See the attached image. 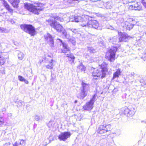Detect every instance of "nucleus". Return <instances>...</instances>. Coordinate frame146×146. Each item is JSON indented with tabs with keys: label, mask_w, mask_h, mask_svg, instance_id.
I'll use <instances>...</instances> for the list:
<instances>
[{
	"label": "nucleus",
	"mask_w": 146,
	"mask_h": 146,
	"mask_svg": "<svg viewBox=\"0 0 146 146\" xmlns=\"http://www.w3.org/2000/svg\"><path fill=\"white\" fill-rule=\"evenodd\" d=\"M58 40L61 42L63 48L62 49V52L65 53V55L66 54H67V53H70V49L69 47H68L66 43H63L60 39H58Z\"/></svg>",
	"instance_id": "obj_12"
},
{
	"label": "nucleus",
	"mask_w": 146,
	"mask_h": 146,
	"mask_svg": "<svg viewBox=\"0 0 146 146\" xmlns=\"http://www.w3.org/2000/svg\"><path fill=\"white\" fill-rule=\"evenodd\" d=\"M113 44H116V42L117 40H118V39L117 36H114L113 38Z\"/></svg>",
	"instance_id": "obj_38"
},
{
	"label": "nucleus",
	"mask_w": 146,
	"mask_h": 146,
	"mask_svg": "<svg viewBox=\"0 0 146 146\" xmlns=\"http://www.w3.org/2000/svg\"><path fill=\"white\" fill-rule=\"evenodd\" d=\"M133 26V25L132 24L128 23V22H126L125 23V27L127 30H130L132 29Z\"/></svg>",
	"instance_id": "obj_23"
},
{
	"label": "nucleus",
	"mask_w": 146,
	"mask_h": 146,
	"mask_svg": "<svg viewBox=\"0 0 146 146\" xmlns=\"http://www.w3.org/2000/svg\"><path fill=\"white\" fill-rule=\"evenodd\" d=\"M24 5L25 9L36 14H38L39 12L43 10L44 8V5L39 3H35L34 5L25 3Z\"/></svg>",
	"instance_id": "obj_2"
},
{
	"label": "nucleus",
	"mask_w": 146,
	"mask_h": 146,
	"mask_svg": "<svg viewBox=\"0 0 146 146\" xmlns=\"http://www.w3.org/2000/svg\"><path fill=\"white\" fill-rule=\"evenodd\" d=\"M44 38L47 41H48V43L50 47L53 48L54 46V41L53 40V38L52 37V36L48 33L44 35Z\"/></svg>",
	"instance_id": "obj_10"
},
{
	"label": "nucleus",
	"mask_w": 146,
	"mask_h": 146,
	"mask_svg": "<svg viewBox=\"0 0 146 146\" xmlns=\"http://www.w3.org/2000/svg\"><path fill=\"white\" fill-rule=\"evenodd\" d=\"M53 61V60L52 59L48 62L49 63L48 64L45 65L46 67V68L50 69H52L53 68V63L52 62Z\"/></svg>",
	"instance_id": "obj_22"
},
{
	"label": "nucleus",
	"mask_w": 146,
	"mask_h": 146,
	"mask_svg": "<svg viewBox=\"0 0 146 146\" xmlns=\"http://www.w3.org/2000/svg\"><path fill=\"white\" fill-rule=\"evenodd\" d=\"M83 146H90L89 145H87L86 144H85Z\"/></svg>",
	"instance_id": "obj_49"
},
{
	"label": "nucleus",
	"mask_w": 146,
	"mask_h": 146,
	"mask_svg": "<svg viewBox=\"0 0 146 146\" xmlns=\"http://www.w3.org/2000/svg\"><path fill=\"white\" fill-rule=\"evenodd\" d=\"M111 129V126L110 124L101 125L98 127L97 132L102 135H104L106 133Z\"/></svg>",
	"instance_id": "obj_7"
},
{
	"label": "nucleus",
	"mask_w": 146,
	"mask_h": 146,
	"mask_svg": "<svg viewBox=\"0 0 146 146\" xmlns=\"http://www.w3.org/2000/svg\"><path fill=\"white\" fill-rule=\"evenodd\" d=\"M137 74L134 72H132L129 74V76H130L135 77L137 76Z\"/></svg>",
	"instance_id": "obj_41"
},
{
	"label": "nucleus",
	"mask_w": 146,
	"mask_h": 146,
	"mask_svg": "<svg viewBox=\"0 0 146 146\" xmlns=\"http://www.w3.org/2000/svg\"><path fill=\"white\" fill-rule=\"evenodd\" d=\"M133 4L130 5L129 7V8L130 10H135V8H134Z\"/></svg>",
	"instance_id": "obj_40"
},
{
	"label": "nucleus",
	"mask_w": 146,
	"mask_h": 146,
	"mask_svg": "<svg viewBox=\"0 0 146 146\" xmlns=\"http://www.w3.org/2000/svg\"><path fill=\"white\" fill-rule=\"evenodd\" d=\"M97 95L96 94H95L93 96L92 98L90 100V101L92 103L94 104V102L96 100V97Z\"/></svg>",
	"instance_id": "obj_33"
},
{
	"label": "nucleus",
	"mask_w": 146,
	"mask_h": 146,
	"mask_svg": "<svg viewBox=\"0 0 146 146\" xmlns=\"http://www.w3.org/2000/svg\"><path fill=\"white\" fill-rule=\"evenodd\" d=\"M10 143H6L3 146H10Z\"/></svg>",
	"instance_id": "obj_47"
},
{
	"label": "nucleus",
	"mask_w": 146,
	"mask_h": 146,
	"mask_svg": "<svg viewBox=\"0 0 146 146\" xmlns=\"http://www.w3.org/2000/svg\"><path fill=\"white\" fill-rule=\"evenodd\" d=\"M78 68L80 69L81 71H84L85 70V68L82 64H80V65L78 66Z\"/></svg>",
	"instance_id": "obj_30"
},
{
	"label": "nucleus",
	"mask_w": 146,
	"mask_h": 146,
	"mask_svg": "<svg viewBox=\"0 0 146 146\" xmlns=\"http://www.w3.org/2000/svg\"><path fill=\"white\" fill-rule=\"evenodd\" d=\"M68 30L71 31L74 34L79 33V31L78 29L74 28H69Z\"/></svg>",
	"instance_id": "obj_28"
},
{
	"label": "nucleus",
	"mask_w": 146,
	"mask_h": 146,
	"mask_svg": "<svg viewBox=\"0 0 146 146\" xmlns=\"http://www.w3.org/2000/svg\"><path fill=\"white\" fill-rule=\"evenodd\" d=\"M70 132H68L61 133L58 136V139L60 141H65L70 136Z\"/></svg>",
	"instance_id": "obj_11"
},
{
	"label": "nucleus",
	"mask_w": 146,
	"mask_h": 146,
	"mask_svg": "<svg viewBox=\"0 0 146 146\" xmlns=\"http://www.w3.org/2000/svg\"><path fill=\"white\" fill-rule=\"evenodd\" d=\"M5 110H6L4 108L3 111H5Z\"/></svg>",
	"instance_id": "obj_51"
},
{
	"label": "nucleus",
	"mask_w": 146,
	"mask_h": 146,
	"mask_svg": "<svg viewBox=\"0 0 146 146\" xmlns=\"http://www.w3.org/2000/svg\"><path fill=\"white\" fill-rule=\"evenodd\" d=\"M130 38V36H128L126 34H122L119 38V41L120 42H127Z\"/></svg>",
	"instance_id": "obj_15"
},
{
	"label": "nucleus",
	"mask_w": 146,
	"mask_h": 146,
	"mask_svg": "<svg viewBox=\"0 0 146 146\" xmlns=\"http://www.w3.org/2000/svg\"><path fill=\"white\" fill-rule=\"evenodd\" d=\"M8 1L14 7H18V4L19 2V0H8Z\"/></svg>",
	"instance_id": "obj_19"
},
{
	"label": "nucleus",
	"mask_w": 146,
	"mask_h": 146,
	"mask_svg": "<svg viewBox=\"0 0 146 146\" xmlns=\"http://www.w3.org/2000/svg\"><path fill=\"white\" fill-rule=\"evenodd\" d=\"M81 84L82 86L80 88V89L88 93L90 90L89 84L83 82H82Z\"/></svg>",
	"instance_id": "obj_17"
},
{
	"label": "nucleus",
	"mask_w": 146,
	"mask_h": 146,
	"mask_svg": "<svg viewBox=\"0 0 146 146\" xmlns=\"http://www.w3.org/2000/svg\"><path fill=\"white\" fill-rule=\"evenodd\" d=\"M23 82H25V83L26 84H28L29 83L28 81L27 80H25V79H24V80Z\"/></svg>",
	"instance_id": "obj_48"
},
{
	"label": "nucleus",
	"mask_w": 146,
	"mask_h": 146,
	"mask_svg": "<svg viewBox=\"0 0 146 146\" xmlns=\"http://www.w3.org/2000/svg\"><path fill=\"white\" fill-rule=\"evenodd\" d=\"M93 62H96L99 63V66L100 68L92 72V75L95 79H98L99 78H103L106 77L108 72L107 64L102 60H99L95 58L93 60Z\"/></svg>",
	"instance_id": "obj_1"
},
{
	"label": "nucleus",
	"mask_w": 146,
	"mask_h": 146,
	"mask_svg": "<svg viewBox=\"0 0 146 146\" xmlns=\"http://www.w3.org/2000/svg\"><path fill=\"white\" fill-rule=\"evenodd\" d=\"M117 50V47H113L110 49L106 52V57L110 62H112L115 60V53Z\"/></svg>",
	"instance_id": "obj_6"
},
{
	"label": "nucleus",
	"mask_w": 146,
	"mask_h": 146,
	"mask_svg": "<svg viewBox=\"0 0 146 146\" xmlns=\"http://www.w3.org/2000/svg\"><path fill=\"white\" fill-rule=\"evenodd\" d=\"M51 78L50 79V81L51 82H53L54 81V80L55 78L56 77L55 76H54V74H51Z\"/></svg>",
	"instance_id": "obj_37"
},
{
	"label": "nucleus",
	"mask_w": 146,
	"mask_h": 146,
	"mask_svg": "<svg viewBox=\"0 0 146 146\" xmlns=\"http://www.w3.org/2000/svg\"><path fill=\"white\" fill-rule=\"evenodd\" d=\"M5 61V59L3 56H0V66L3 65Z\"/></svg>",
	"instance_id": "obj_29"
},
{
	"label": "nucleus",
	"mask_w": 146,
	"mask_h": 146,
	"mask_svg": "<svg viewBox=\"0 0 146 146\" xmlns=\"http://www.w3.org/2000/svg\"><path fill=\"white\" fill-rule=\"evenodd\" d=\"M142 3L143 6L146 8V3L144 1H143L142 2Z\"/></svg>",
	"instance_id": "obj_46"
},
{
	"label": "nucleus",
	"mask_w": 146,
	"mask_h": 146,
	"mask_svg": "<svg viewBox=\"0 0 146 146\" xmlns=\"http://www.w3.org/2000/svg\"><path fill=\"white\" fill-rule=\"evenodd\" d=\"M77 102V101H75V103H76Z\"/></svg>",
	"instance_id": "obj_52"
},
{
	"label": "nucleus",
	"mask_w": 146,
	"mask_h": 146,
	"mask_svg": "<svg viewBox=\"0 0 146 146\" xmlns=\"http://www.w3.org/2000/svg\"><path fill=\"white\" fill-rule=\"evenodd\" d=\"M4 123V119L3 117H0V127H2Z\"/></svg>",
	"instance_id": "obj_35"
},
{
	"label": "nucleus",
	"mask_w": 146,
	"mask_h": 146,
	"mask_svg": "<svg viewBox=\"0 0 146 146\" xmlns=\"http://www.w3.org/2000/svg\"><path fill=\"white\" fill-rule=\"evenodd\" d=\"M19 142L16 141L13 144V146H19Z\"/></svg>",
	"instance_id": "obj_43"
},
{
	"label": "nucleus",
	"mask_w": 146,
	"mask_h": 146,
	"mask_svg": "<svg viewBox=\"0 0 146 146\" xmlns=\"http://www.w3.org/2000/svg\"><path fill=\"white\" fill-rule=\"evenodd\" d=\"M35 119L36 120L38 121L40 119V117L37 115H36L35 116Z\"/></svg>",
	"instance_id": "obj_42"
},
{
	"label": "nucleus",
	"mask_w": 146,
	"mask_h": 146,
	"mask_svg": "<svg viewBox=\"0 0 146 146\" xmlns=\"http://www.w3.org/2000/svg\"><path fill=\"white\" fill-rule=\"evenodd\" d=\"M145 122L146 123V121H145Z\"/></svg>",
	"instance_id": "obj_54"
},
{
	"label": "nucleus",
	"mask_w": 146,
	"mask_h": 146,
	"mask_svg": "<svg viewBox=\"0 0 146 146\" xmlns=\"http://www.w3.org/2000/svg\"><path fill=\"white\" fill-rule=\"evenodd\" d=\"M18 142H19V146H20L21 145V144H20V141H19H19H17Z\"/></svg>",
	"instance_id": "obj_50"
},
{
	"label": "nucleus",
	"mask_w": 146,
	"mask_h": 146,
	"mask_svg": "<svg viewBox=\"0 0 146 146\" xmlns=\"http://www.w3.org/2000/svg\"><path fill=\"white\" fill-rule=\"evenodd\" d=\"M80 92L77 94V97L81 99H83L86 97L88 93L80 89Z\"/></svg>",
	"instance_id": "obj_14"
},
{
	"label": "nucleus",
	"mask_w": 146,
	"mask_h": 146,
	"mask_svg": "<svg viewBox=\"0 0 146 146\" xmlns=\"http://www.w3.org/2000/svg\"><path fill=\"white\" fill-rule=\"evenodd\" d=\"M24 104V103L23 101L21 100H20L18 102L17 106L18 107H19L23 105V106Z\"/></svg>",
	"instance_id": "obj_34"
},
{
	"label": "nucleus",
	"mask_w": 146,
	"mask_h": 146,
	"mask_svg": "<svg viewBox=\"0 0 146 146\" xmlns=\"http://www.w3.org/2000/svg\"><path fill=\"white\" fill-rule=\"evenodd\" d=\"M3 6L8 11L10 12L11 14L13 13V10L11 8L9 5L8 4L7 2L5 0H3Z\"/></svg>",
	"instance_id": "obj_18"
},
{
	"label": "nucleus",
	"mask_w": 146,
	"mask_h": 146,
	"mask_svg": "<svg viewBox=\"0 0 146 146\" xmlns=\"http://www.w3.org/2000/svg\"><path fill=\"white\" fill-rule=\"evenodd\" d=\"M4 31V29L3 28L0 27V33H3Z\"/></svg>",
	"instance_id": "obj_45"
},
{
	"label": "nucleus",
	"mask_w": 146,
	"mask_h": 146,
	"mask_svg": "<svg viewBox=\"0 0 146 146\" xmlns=\"http://www.w3.org/2000/svg\"><path fill=\"white\" fill-rule=\"evenodd\" d=\"M56 121L50 120L47 124V126L49 128L55 127L56 125Z\"/></svg>",
	"instance_id": "obj_20"
},
{
	"label": "nucleus",
	"mask_w": 146,
	"mask_h": 146,
	"mask_svg": "<svg viewBox=\"0 0 146 146\" xmlns=\"http://www.w3.org/2000/svg\"><path fill=\"white\" fill-rule=\"evenodd\" d=\"M88 17L85 16V15H82L81 16H71L69 18L70 21L71 22H79V24L81 26L82 21H83L84 18L86 19Z\"/></svg>",
	"instance_id": "obj_8"
},
{
	"label": "nucleus",
	"mask_w": 146,
	"mask_h": 146,
	"mask_svg": "<svg viewBox=\"0 0 146 146\" xmlns=\"http://www.w3.org/2000/svg\"><path fill=\"white\" fill-rule=\"evenodd\" d=\"M60 32L62 33L65 38H69L70 36L69 35L67 34L66 31L63 28L62 29V31Z\"/></svg>",
	"instance_id": "obj_27"
},
{
	"label": "nucleus",
	"mask_w": 146,
	"mask_h": 146,
	"mask_svg": "<svg viewBox=\"0 0 146 146\" xmlns=\"http://www.w3.org/2000/svg\"><path fill=\"white\" fill-rule=\"evenodd\" d=\"M24 54L23 53L19 52L18 53V57L19 59L22 60L24 57Z\"/></svg>",
	"instance_id": "obj_31"
},
{
	"label": "nucleus",
	"mask_w": 146,
	"mask_h": 146,
	"mask_svg": "<svg viewBox=\"0 0 146 146\" xmlns=\"http://www.w3.org/2000/svg\"><path fill=\"white\" fill-rule=\"evenodd\" d=\"M66 57L68 58V60L70 61V64L72 65L74 64V61L75 57L74 55L70 53L66 54Z\"/></svg>",
	"instance_id": "obj_16"
},
{
	"label": "nucleus",
	"mask_w": 146,
	"mask_h": 146,
	"mask_svg": "<svg viewBox=\"0 0 146 146\" xmlns=\"http://www.w3.org/2000/svg\"><path fill=\"white\" fill-rule=\"evenodd\" d=\"M7 48L5 44L3 43H0V53L4 50Z\"/></svg>",
	"instance_id": "obj_25"
},
{
	"label": "nucleus",
	"mask_w": 146,
	"mask_h": 146,
	"mask_svg": "<svg viewBox=\"0 0 146 146\" xmlns=\"http://www.w3.org/2000/svg\"><path fill=\"white\" fill-rule=\"evenodd\" d=\"M93 104H94L90 101L83 106V108L84 110H90L93 107Z\"/></svg>",
	"instance_id": "obj_13"
},
{
	"label": "nucleus",
	"mask_w": 146,
	"mask_h": 146,
	"mask_svg": "<svg viewBox=\"0 0 146 146\" xmlns=\"http://www.w3.org/2000/svg\"><path fill=\"white\" fill-rule=\"evenodd\" d=\"M52 18L53 19L54 21H58L60 22H62L64 21L63 18L57 16H53Z\"/></svg>",
	"instance_id": "obj_24"
},
{
	"label": "nucleus",
	"mask_w": 146,
	"mask_h": 146,
	"mask_svg": "<svg viewBox=\"0 0 146 146\" xmlns=\"http://www.w3.org/2000/svg\"><path fill=\"white\" fill-rule=\"evenodd\" d=\"M134 7L135 8V10L140 11L141 10L142 7L141 6L138 4V2L136 3L133 4Z\"/></svg>",
	"instance_id": "obj_26"
},
{
	"label": "nucleus",
	"mask_w": 146,
	"mask_h": 146,
	"mask_svg": "<svg viewBox=\"0 0 146 146\" xmlns=\"http://www.w3.org/2000/svg\"><path fill=\"white\" fill-rule=\"evenodd\" d=\"M21 29L25 32L29 34L31 36L36 34L35 28L31 25L23 24L20 26Z\"/></svg>",
	"instance_id": "obj_5"
},
{
	"label": "nucleus",
	"mask_w": 146,
	"mask_h": 146,
	"mask_svg": "<svg viewBox=\"0 0 146 146\" xmlns=\"http://www.w3.org/2000/svg\"><path fill=\"white\" fill-rule=\"evenodd\" d=\"M91 62H92V61L91 60Z\"/></svg>",
	"instance_id": "obj_53"
},
{
	"label": "nucleus",
	"mask_w": 146,
	"mask_h": 146,
	"mask_svg": "<svg viewBox=\"0 0 146 146\" xmlns=\"http://www.w3.org/2000/svg\"><path fill=\"white\" fill-rule=\"evenodd\" d=\"M46 21L51 28L56 30L57 32H60L62 31V26L57 21H54L52 18L46 20Z\"/></svg>",
	"instance_id": "obj_4"
},
{
	"label": "nucleus",
	"mask_w": 146,
	"mask_h": 146,
	"mask_svg": "<svg viewBox=\"0 0 146 146\" xmlns=\"http://www.w3.org/2000/svg\"><path fill=\"white\" fill-rule=\"evenodd\" d=\"M88 51L91 53H94L96 52L95 50L92 47H88Z\"/></svg>",
	"instance_id": "obj_32"
},
{
	"label": "nucleus",
	"mask_w": 146,
	"mask_h": 146,
	"mask_svg": "<svg viewBox=\"0 0 146 146\" xmlns=\"http://www.w3.org/2000/svg\"><path fill=\"white\" fill-rule=\"evenodd\" d=\"M19 141H20V144L21 146L24 145L26 143V141L25 140L23 139H19Z\"/></svg>",
	"instance_id": "obj_36"
},
{
	"label": "nucleus",
	"mask_w": 146,
	"mask_h": 146,
	"mask_svg": "<svg viewBox=\"0 0 146 146\" xmlns=\"http://www.w3.org/2000/svg\"><path fill=\"white\" fill-rule=\"evenodd\" d=\"M8 20L12 24H13L15 23L14 20L13 19H9Z\"/></svg>",
	"instance_id": "obj_44"
},
{
	"label": "nucleus",
	"mask_w": 146,
	"mask_h": 146,
	"mask_svg": "<svg viewBox=\"0 0 146 146\" xmlns=\"http://www.w3.org/2000/svg\"><path fill=\"white\" fill-rule=\"evenodd\" d=\"M121 71L120 69L118 68L117 70L113 74V79H114L116 78L119 77L121 75Z\"/></svg>",
	"instance_id": "obj_21"
},
{
	"label": "nucleus",
	"mask_w": 146,
	"mask_h": 146,
	"mask_svg": "<svg viewBox=\"0 0 146 146\" xmlns=\"http://www.w3.org/2000/svg\"><path fill=\"white\" fill-rule=\"evenodd\" d=\"M85 16L88 17H86V19L84 18L83 21L81 23V26L83 27L92 28L98 29L99 24L97 21L95 20L90 19L91 17L88 15H85Z\"/></svg>",
	"instance_id": "obj_3"
},
{
	"label": "nucleus",
	"mask_w": 146,
	"mask_h": 146,
	"mask_svg": "<svg viewBox=\"0 0 146 146\" xmlns=\"http://www.w3.org/2000/svg\"><path fill=\"white\" fill-rule=\"evenodd\" d=\"M135 108L132 106H129L125 109L124 113L127 117H129L135 114Z\"/></svg>",
	"instance_id": "obj_9"
},
{
	"label": "nucleus",
	"mask_w": 146,
	"mask_h": 146,
	"mask_svg": "<svg viewBox=\"0 0 146 146\" xmlns=\"http://www.w3.org/2000/svg\"><path fill=\"white\" fill-rule=\"evenodd\" d=\"M19 80L21 82H23L25 78L21 76H19L18 77Z\"/></svg>",
	"instance_id": "obj_39"
}]
</instances>
